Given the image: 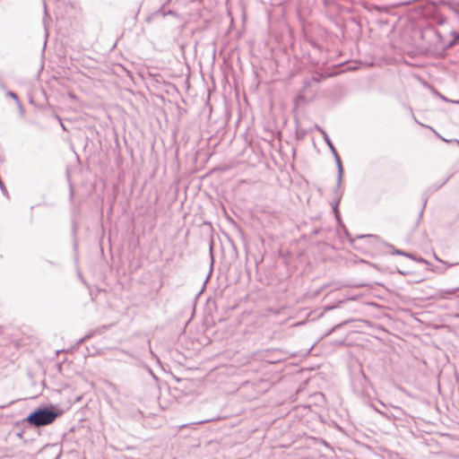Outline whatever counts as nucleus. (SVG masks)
<instances>
[{
    "label": "nucleus",
    "instance_id": "1",
    "mask_svg": "<svg viewBox=\"0 0 459 459\" xmlns=\"http://www.w3.org/2000/svg\"><path fill=\"white\" fill-rule=\"evenodd\" d=\"M57 413L47 409H39L31 412L26 419L30 425L40 427L51 424L57 418Z\"/></svg>",
    "mask_w": 459,
    "mask_h": 459
},
{
    "label": "nucleus",
    "instance_id": "2",
    "mask_svg": "<svg viewBox=\"0 0 459 459\" xmlns=\"http://www.w3.org/2000/svg\"><path fill=\"white\" fill-rule=\"evenodd\" d=\"M449 9L459 16V2H452L448 4Z\"/></svg>",
    "mask_w": 459,
    "mask_h": 459
},
{
    "label": "nucleus",
    "instance_id": "3",
    "mask_svg": "<svg viewBox=\"0 0 459 459\" xmlns=\"http://www.w3.org/2000/svg\"><path fill=\"white\" fill-rule=\"evenodd\" d=\"M455 40H459V31L455 34Z\"/></svg>",
    "mask_w": 459,
    "mask_h": 459
}]
</instances>
